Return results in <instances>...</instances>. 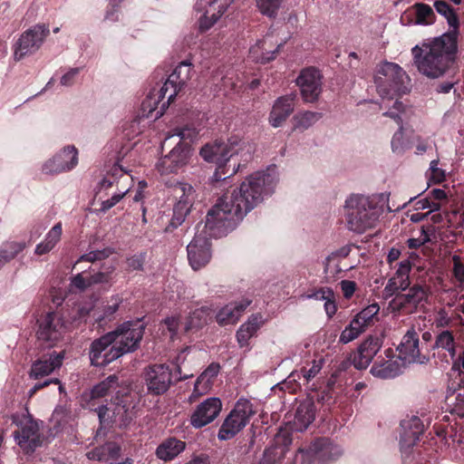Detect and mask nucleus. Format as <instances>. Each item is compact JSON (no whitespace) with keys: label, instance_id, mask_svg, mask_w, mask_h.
<instances>
[{"label":"nucleus","instance_id":"1","mask_svg":"<svg viewBox=\"0 0 464 464\" xmlns=\"http://www.w3.org/2000/svg\"><path fill=\"white\" fill-rule=\"evenodd\" d=\"M276 185V178L269 172L257 171L247 177L238 188L225 193L208 211L206 233L216 238L227 236L266 196L274 192Z\"/></svg>","mask_w":464,"mask_h":464},{"label":"nucleus","instance_id":"2","mask_svg":"<svg viewBox=\"0 0 464 464\" xmlns=\"http://www.w3.org/2000/svg\"><path fill=\"white\" fill-rule=\"evenodd\" d=\"M418 71L430 79L440 78L454 70L458 52L455 34H443L420 47L411 50Z\"/></svg>","mask_w":464,"mask_h":464},{"label":"nucleus","instance_id":"3","mask_svg":"<svg viewBox=\"0 0 464 464\" xmlns=\"http://www.w3.org/2000/svg\"><path fill=\"white\" fill-rule=\"evenodd\" d=\"M192 70L193 65L188 61L179 63L160 90L153 89L149 92L141 103L143 112L149 117L155 111L156 119L161 117L191 78Z\"/></svg>","mask_w":464,"mask_h":464},{"label":"nucleus","instance_id":"4","mask_svg":"<svg viewBox=\"0 0 464 464\" xmlns=\"http://www.w3.org/2000/svg\"><path fill=\"white\" fill-rule=\"evenodd\" d=\"M382 213V206L375 198L352 194L345 200L344 217L349 230L362 234L374 227Z\"/></svg>","mask_w":464,"mask_h":464},{"label":"nucleus","instance_id":"5","mask_svg":"<svg viewBox=\"0 0 464 464\" xmlns=\"http://www.w3.org/2000/svg\"><path fill=\"white\" fill-rule=\"evenodd\" d=\"M239 140L231 138L227 142L216 140L205 144L199 151L204 160L217 164L216 171L212 177L213 182L226 181L227 179L235 175L238 168H236V161L231 164L233 156L237 153L236 147ZM239 167V165H237Z\"/></svg>","mask_w":464,"mask_h":464},{"label":"nucleus","instance_id":"6","mask_svg":"<svg viewBox=\"0 0 464 464\" xmlns=\"http://www.w3.org/2000/svg\"><path fill=\"white\" fill-rule=\"evenodd\" d=\"M406 80L408 75L399 64L384 62L379 65L374 82L382 97L392 99L406 92Z\"/></svg>","mask_w":464,"mask_h":464},{"label":"nucleus","instance_id":"7","mask_svg":"<svg viewBox=\"0 0 464 464\" xmlns=\"http://www.w3.org/2000/svg\"><path fill=\"white\" fill-rule=\"evenodd\" d=\"M341 454V449L329 438L319 437L307 446L298 449L293 464H326Z\"/></svg>","mask_w":464,"mask_h":464},{"label":"nucleus","instance_id":"8","mask_svg":"<svg viewBox=\"0 0 464 464\" xmlns=\"http://www.w3.org/2000/svg\"><path fill=\"white\" fill-rule=\"evenodd\" d=\"M256 412L250 401L243 398L239 399L221 424L218 433V440H228L233 439L248 424Z\"/></svg>","mask_w":464,"mask_h":464},{"label":"nucleus","instance_id":"9","mask_svg":"<svg viewBox=\"0 0 464 464\" xmlns=\"http://www.w3.org/2000/svg\"><path fill=\"white\" fill-rule=\"evenodd\" d=\"M145 324L142 321H128L119 325L115 330L109 332L114 334V343L121 354L133 353L139 349L143 338Z\"/></svg>","mask_w":464,"mask_h":464},{"label":"nucleus","instance_id":"10","mask_svg":"<svg viewBox=\"0 0 464 464\" xmlns=\"http://www.w3.org/2000/svg\"><path fill=\"white\" fill-rule=\"evenodd\" d=\"M49 34V25L45 24H37L24 31L14 44V60L21 61L37 52Z\"/></svg>","mask_w":464,"mask_h":464},{"label":"nucleus","instance_id":"11","mask_svg":"<svg viewBox=\"0 0 464 464\" xmlns=\"http://www.w3.org/2000/svg\"><path fill=\"white\" fill-rule=\"evenodd\" d=\"M114 335L107 333L91 343L89 358L92 366L104 367L122 355L114 343Z\"/></svg>","mask_w":464,"mask_h":464},{"label":"nucleus","instance_id":"12","mask_svg":"<svg viewBox=\"0 0 464 464\" xmlns=\"http://www.w3.org/2000/svg\"><path fill=\"white\" fill-rule=\"evenodd\" d=\"M408 293H398L390 302L389 305L392 312L402 314H411L418 310L423 302H427L429 288L425 285L415 284L408 288Z\"/></svg>","mask_w":464,"mask_h":464},{"label":"nucleus","instance_id":"13","mask_svg":"<svg viewBox=\"0 0 464 464\" xmlns=\"http://www.w3.org/2000/svg\"><path fill=\"white\" fill-rule=\"evenodd\" d=\"M79 152L73 145L63 147L42 165V173L54 176L72 170L79 162Z\"/></svg>","mask_w":464,"mask_h":464},{"label":"nucleus","instance_id":"14","mask_svg":"<svg viewBox=\"0 0 464 464\" xmlns=\"http://www.w3.org/2000/svg\"><path fill=\"white\" fill-rule=\"evenodd\" d=\"M143 375L148 392L152 395L164 394L172 383V372L167 364L150 365Z\"/></svg>","mask_w":464,"mask_h":464},{"label":"nucleus","instance_id":"15","mask_svg":"<svg viewBox=\"0 0 464 464\" xmlns=\"http://www.w3.org/2000/svg\"><path fill=\"white\" fill-rule=\"evenodd\" d=\"M14 437L25 454L33 453L42 443L38 423L29 418L18 421Z\"/></svg>","mask_w":464,"mask_h":464},{"label":"nucleus","instance_id":"16","mask_svg":"<svg viewBox=\"0 0 464 464\" xmlns=\"http://www.w3.org/2000/svg\"><path fill=\"white\" fill-rule=\"evenodd\" d=\"M38 323V339L47 343L49 346H53L61 340L66 330L65 322L59 313L56 312L46 314Z\"/></svg>","mask_w":464,"mask_h":464},{"label":"nucleus","instance_id":"17","mask_svg":"<svg viewBox=\"0 0 464 464\" xmlns=\"http://www.w3.org/2000/svg\"><path fill=\"white\" fill-rule=\"evenodd\" d=\"M221 410L222 401L219 398H207L195 406L189 417V423L194 429H201L213 422Z\"/></svg>","mask_w":464,"mask_h":464},{"label":"nucleus","instance_id":"18","mask_svg":"<svg viewBox=\"0 0 464 464\" xmlns=\"http://www.w3.org/2000/svg\"><path fill=\"white\" fill-rule=\"evenodd\" d=\"M304 102H315L322 92V74L314 67L304 68L296 79Z\"/></svg>","mask_w":464,"mask_h":464},{"label":"nucleus","instance_id":"19","mask_svg":"<svg viewBox=\"0 0 464 464\" xmlns=\"http://www.w3.org/2000/svg\"><path fill=\"white\" fill-rule=\"evenodd\" d=\"M180 190L182 193L179 196V201L173 208V216L169 221V224L166 227V232H172L178 227L182 225L186 219V217L190 212L191 207L194 201L193 188L190 185L180 183L177 188L176 191Z\"/></svg>","mask_w":464,"mask_h":464},{"label":"nucleus","instance_id":"20","mask_svg":"<svg viewBox=\"0 0 464 464\" xmlns=\"http://www.w3.org/2000/svg\"><path fill=\"white\" fill-rule=\"evenodd\" d=\"M188 155L189 150H186V145L178 142L167 155L158 160L157 170L161 175L176 174L187 165Z\"/></svg>","mask_w":464,"mask_h":464},{"label":"nucleus","instance_id":"21","mask_svg":"<svg viewBox=\"0 0 464 464\" xmlns=\"http://www.w3.org/2000/svg\"><path fill=\"white\" fill-rule=\"evenodd\" d=\"M210 242L203 236H196L187 246L188 259L194 270L205 266L210 260Z\"/></svg>","mask_w":464,"mask_h":464},{"label":"nucleus","instance_id":"22","mask_svg":"<svg viewBox=\"0 0 464 464\" xmlns=\"http://www.w3.org/2000/svg\"><path fill=\"white\" fill-rule=\"evenodd\" d=\"M234 0H200L198 6H204L205 12L199 20L201 32L208 30L224 14Z\"/></svg>","mask_w":464,"mask_h":464},{"label":"nucleus","instance_id":"23","mask_svg":"<svg viewBox=\"0 0 464 464\" xmlns=\"http://www.w3.org/2000/svg\"><path fill=\"white\" fill-rule=\"evenodd\" d=\"M382 345V338L378 336H369L358 347L352 358L353 366L358 370L366 369L373 357L377 354Z\"/></svg>","mask_w":464,"mask_h":464},{"label":"nucleus","instance_id":"24","mask_svg":"<svg viewBox=\"0 0 464 464\" xmlns=\"http://www.w3.org/2000/svg\"><path fill=\"white\" fill-rule=\"evenodd\" d=\"M64 355L63 352H52L34 361L29 372V377L33 380H39L50 375L55 369L62 366Z\"/></svg>","mask_w":464,"mask_h":464},{"label":"nucleus","instance_id":"25","mask_svg":"<svg viewBox=\"0 0 464 464\" xmlns=\"http://www.w3.org/2000/svg\"><path fill=\"white\" fill-rule=\"evenodd\" d=\"M401 427L404 431L400 440L401 451L405 458H408L423 433V424L420 418L413 417L409 421H402Z\"/></svg>","mask_w":464,"mask_h":464},{"label":"nucleus","instance_id":"26","mask_svg":"<svg viewBox=\"0 0 464 464\" xmlns=\"http://www.w3.org/2000/svg\"><path fill=\"white\" fill-rule=\"evenodd\" d=\"M412 264L409 259L402 260L399 264L393 276H392L385 285L384 292L387 295H393L396 293L406 291L411 287L410 273Z\"/></svg>","mask_w":464,"mask_h":464},{"label":"nucleus","instance_id":"27","mask_svg":"<svg viewBox=\"0 0 464 464\" xmlns=\"http://www.w3.org/2000/svg\"><path fill=\"white\" fill-rule=\"evenodd\" d=\"M295 97L292 94L285 95L275 102L269 114V122L273 127L281 126L292 114L295 108Z\"/></svg>","mask_w":464,"mask_h":464},{"label":"nucleus","instance_id":"28","mask_svg":"<svg viewBox=\"0 0 464 464\" xmlns=\"http://www.w3.org/2000/svg\"><path fill=\"white\" fill-rule=\"evenodd\" d=\"M251 303V300L242 299L239 302H235L225 305L218 312L216 315L217 323L221 326L237 324L245 310Z\"/></svg>","mask_w":464,"mask_h":464},{"label":"nucleus","instance_id":"29","mask_svg":"<svg viewBox=\"0 0 464 464\" xmlns=\"http://www.w3.org/2000/svg\"><path fill=\"white\" fill-rule=\"evenodd\" d=\"M315 406L313 401H305L301 402L295 411V419L291 429L295 431H304L314 420Z\"/></svg>","mask_w":464,"mask_h":464},{"label":"nucleus","instance_id":"30","mask_svg":"<svg viewBox=\"0 0 464 464\" xmlns=\"http://www.w3.org/2000/svg\"><path fill=\"white\" fill-rule=\"evenodd\" d=\"M186 442L175 437L165 439L156 450V456L164 461H170L177 458L186 449Z\"/></svg>","mask_w":464,"mask_h":464},{"label":"nucleus","instance_id":"31","mask_svg":"<svg viewBox=\"0 0 464 464\" xmlns=\"http://www.w3.org/2000/svg\"><path fill=\"white\" fill-rule=\"evenodd\" d=\"M400 356L405 361H416L420 358L419 334L416 331L409 330L403 336L398 347Z\"/></svg>","mask_w":464,"mask_h":464},{"label":"nucleus","instance_id":"32","mask_svg":"<svg viewBox=\"0 0 464 464\" xmlns=\"http://www.w3.org/2000/svg\"><path fill=\"white\" fill-rule=\"evenodd\" d=\"M220 368L218 362H211L198 377L194 385V392L199 395L207 393L214 384Z\"/></svg>","mask_w":464,"mask_h":464},{"label":"nucleus","instance_id":"33","mask_svg":"<svg viewBox=\"0 0 464 464\" xmlns=\"http://www.w3.org/2000/svg\"><path fill=\"white\" fill-rule=\"evenodd\" d=\"M262 316L253 314L247 322L243 324L237 332V340L240 347L248 345V341L256 334L261 326Z\"/></svg>","mask_w":464,"mask_h":464},{"label":"nucleus","instance_id":"34","mask_svg":"<svg viewBox=\"0 0 464 464\" xmlns=\"http://www.w3.org/2000/svg\"><path fill=\"white\" fill-rule=\"evenodd\" d=\"M116 393L117 401L113 403L111 402L110 405L102 404L94 410L98 414L102 425L109 424L114 415L121 413V410H123V412L127 411V409H125V401L123 396L120 398L119 391H117Z\"/></svg>","mask_w":464,"mask_h":464},{"label":"nucleus","instance_id":"35","mask_svg":"<svg viewBox=\"0 0 464 464\" xmlns=\"http://www.w3.org/2000/svg\"><path fill=\"white\" fill-rule=\"evenodd\" d=\"M267 44V38L259 40L249 50L250 57L256 63L266 64L276 59L282 44H278L275 50H268L266 46Z\"/></svg>","mask_w":464,"mask_h":464},{"label":"nucleus","instance_id":"36","mask_svg":"<svg viewBox=\"0 0 464 464\" xmlns=\"http://www.w3.org/2000/svg\"><path fill=\"white\" fill-rule=\"evenodd\" d=\"M433 6L440 14L446 18L448 24L450 25V30L446 34L454 33L455 38L458 39L459 20L453 6L444 0H436Z\"/></svg>","mask_w":464,"mask_h":464},{"label":"nucleus","instance_id":"37","mask_svg":"<svg viewBox=\"0 0 464 464\" xmlns=\"http://www.w3.org/2000/svg\"><path fill=\"white\" fill-rule=\"evenodd\" d=\"M121 447L115 442H107L87 453L89 459L99 461L117 460L120 457Z\"/></svg>","mask_w":464,"mask_h":464},{"label":"nucleus","instance_id":"38","mask_svg":"<svg viewBox=\"0 0 464 464\" xmlns=\"http://www.w3.org/2000/svg\"><path fill=\"white\" fill-rule=\"evenodd\" d=\"M62 234L63 225L62 222H58L49 230L44 240L36 246L35 255L43 256L51 252L61 240Z\"/></svg>","mask_w":464,"mask_h":464},{"label":"nucleus","instance_id":"39","mask_svg":"<svg viewBox=\"0 0 464 464\" xmlns=\"http://www.w3.org/2000/svg\"><path fill=\"white\" fill-rule=\"evenodd\" d=\"M407 12L414 15L416 24L430 25L436 21V14L432 7L425 3H415Z\"/></svg>","mask_w":464,"mask_h":464},{"label":"nucleus","instance_id":"40","mask_svg":"<svg viewBox=\"0 0 464 464\" xmlns=\"http://www.w3.org/2000/svg\"><path fill=\"white\" fill-rule=\"evenodd\" d=\"M118 388L119 377L116 374L110 375L92 388L91 392V405H94V400L106 397L116 392Z\"/></svg>","mask_w":464,"mask_h":464},{"label":"nucleus","instance_id":"41","mask_svg":"<svg viewBox=\"0 0 464 464\" xmlns=\"http://www.w3.org/2000/svg\"><path fill=\"white\" fill-rule=\"evenodd\" d=\"M122 302L123 298L120 295H115L110 297L102 313L96 317V322L100 326H104L109 322L115 319V314Z\"/></svg>","mask_w":464,"mask_h":464},{"label":"nucleus","instance_id":"42","mask_svg":"<svg viewBox=\"0 0 464 464\" xmlns=\"http://www.w3.org/2000/svg\"><path fill=\"white\" fill-rule=\"evenodd\" d=\"M171 132V137H179V142H182L186 145V150H189V143H192L198 138L199 131L196 124L190 122L174 128Z\"/></svg>","mask_w":464,"mask_h":464},{"label":"nucleus","instance_id":"43","mask_svg":"<svg viewBox=\"0 0 464 464\" xmlns=\"http://www.w3.org/2000/svg\"><path fill=\"white\" fill-rule=\"evenodd\" d=\"M371 372L373 376L381 379L394 378L401 372V366L395 361H386L382 363L375 362Z\"/></svg>","mask_w":464,"mask_h":464},{"label":"nucleus","instance_id":"44","mask_svg":"<svg viewBox=\"0 0 464 464\" xmlns=\"http://www.w3.org/2000/svg\"><path fill=\"white\" fill-rule=\"evenodd\" d=\"M365 327L360 324L357 319H353L349 325L344 328L339 337V343L346 344L355 340L362 333L365 331Z\"/></svg>","mask_w":464,"mask_h":464},{"label":"nucleus","instance_id":"45","mask_svg":"<svg viewBox=\"0 0 464 464\" xmlns=\"http://www.w3.org/2000/svg\"><path fill=\"white\" fill-rule=\"evenodd\" d=\"M434 347L447 350L451 358H454L456 356V346L453 333L449 330L440 333L436 337Z\"/></svg>","mask_w":464,"mask_h":464},{"label":"nucleus","instance_id":"46","mask_svg":"<svg viewBox=\"0 0 464 464\" xmlns=\"http://www.w3.org/2000/svg\"><path fill=\"white\" fill-rule=\"evenodd\" d=\"M25 248L24 242L7 241L0 246V256L7 263Z\"/></svg>","mask_w":464,"mask_h":464},{"label":"nucleus","instance_id":"47","mask_svg":"<svg viewBox=\"0 0 464 464\" xmlns=\"http://www.w3.org/2000/svg\"><path fill=\"white\" fill-rule=\"evenodd\" d=\"M320 119V114L313 111H304L294 117V129L304 130L314 125Z\"/></svg>","mask_w":464,"mask_h":464},{"label":"nucleus","instance_id":"48","mask_svg":"<svg viewBox=\"0 0 464 464\" xmlns=\"http://www.w3.org/2000/svg\"><path fill=\"white\" fill-rule=\"evenodd\" d=\"M113 253V250L110 247L103 248L102 250H93L82 255L73 265L72 269H76L77 266L82 262L94 263L96 261L104 260Z\"/></svg>","mask_w":464,"mask_h":464},{"label":"nucleus","instance_id":"49","mask_svg":"<svg viewBox=\"0 0 464 464\" xmlns=\"http://www.w3.org/2000/svg\"><path fill=\"white\" fill-rule=\"evenodd\" d=\"M285 455L284 447L273 444L265 450L261 464H276L284 459Z\"/></svg>","mask_w":464,"mask_h":464},{"label":"nucleus","instance_id":"50","mask_svg":"<svg viewBox=\"0 0 464 464\" xmlns=\"http://www.w3.org/2000/svg\"><path fill=\"white\" fill-rule=\"evenodd\" d=\"M379 311V304L377 303H373L363 308L361 312H359L354 316V319H357L360 322V324L366 328L372 323L373 317L378 314Z\"/></svg>","mask_w":464,"mask_h":464},{"label":"nucleus","instance_id":"51","mask_svg":"<svg viewBox=\"0 0 464 464\" xmlns=\"http://www.w3.org/2000/svg\"><path fill=\"white\" fill-rule=\"evenodd\" d=\"M283 0H256L259 11L268 17H276Z\"/></svg>","mask_w":464,"mask_h":464},{"label":"nucleus","instance_id":"52","mask_svg":"<svg viewBox=\"0 0 464 464\" xmlns=\"http://www.w3.org/2000/svg\"><path fill=\"white\" fill-rule=\"evenodd\" d=\"M147 259L146 252L136 253L126 259V270L128 272L143 271Z\"/></svg>","mask_w":464,"mask_h":464},{"label":"nucleus","instance_id":"53","mask_svg":"<svg viewBox=\"0 0 464 464\" xmlns=\"http://www.w3.org/2000/svg\"><path fill=\"white\" fill-rule=\"evenodd\" d=\"M92 271H94V269H92ZM115 267L113 266H111L106 268L105 271H97L93 272V274L91 273L89 270V276H90V283L91 285H98V284H106L109 283L112 278V273L114 272Z\"/></svg>","mask_w":464,"mask_h":464},{"label":"nucleus","instance_id":"54","mask_svg":"<svg viewBox=\"0 0 464 464\" xmlns=\"http://www.w3.org/2000/svg\"><path fill=\"white\" fill-rule=\"evenodd\" d=\"M71 286L82 292L91 287L89 270H82L71 278Z\"/></svg>","mask_w":464,"mask_h":464},{"label":"nucleus","instance_id":"55","mask_svg":"<svg viewBox=\"0 0 464 464\" xmlns=\"http://www.w3.org/2000/svg\"><path fill=\"white\" fill-rule=\"evenodd\" d=\"M453 268L452 275L455 279L460 284H464V264L461 261V257L458 255L452 256Z\"/></svg>","mask_w":464,"mask_h":464},{"label":"nucleus","instance_id":"56","mask_svg":"<svg viewBox=\"0 0 464 464\" xmlns=\"http://www.w3.org/2000/svg\"><path fill=\"white\" fill-rule=\"evenodd\" d=\"M292 443L291 433L286 430L281 429L274 439V445H278L285 448V452L287 451L288 446Z\"/></svg>","mask_w":464,"mask_h":464},{"label":"nucleus","instance_id":"57","mask_svg":"<svg viewBox=\"0 0 464 464\" xmlns=\"http://www.w3.org/2000/svg\"><path fill=\"white\" fill-rule=\"evenodd\" d=\"M333 293L334 291L330 287H320L309 294L308 298L325 302L330 296H333Z\"/></svg>","mask_w":464,"mask_h":464},{"label":"nucleus","instance_id":"58","mask_svg":"<svg viewBox=\"0 0 464 464\" xmlns=\"http://www.w3.org/2000/svg\"><path fill=\"white\" fill-rule=\"evenodd\" d=\"M411 200H414V208L417 210L420 209H425V208H431V210H439L440 208V205L438 202H434L430 200L429 198H412Z\"/></svg>","mask_w":464,"mask_h":464},{"label":"nucleus","instance_id":"59","mask_svg":"<svg viewBox=\"0 0 464 464\" xmlns=\"http://www.w3.org/2000/svg\"><path fill=\"white\" fill-rule=\"evenodd\" d=\"M402 125L399 126L398 131H396L392 139V148L394 152H401L403 150V133Z\"/></svg>","mask_w":464,"mask_h":464},{"label":"nucleus","instance_id":"60","mask_svg":"<svg viewBox=\"0 0 464 464\" xmlns=\"http://www.w3.org/2000/svg\"><path fill=\"white\" fill-rule=\"evenodd\" d=\"M438 162L436 160H432L430 163V179L434 183H440L445 179V174L444 171L437 167Z\"/></svg>","mask_w":464,"mask_h":464},{"label":"nucleus","instance_id":"61","mask_svg":"<svg viewBox=\"0 0 464 464\" xmlns=\"http://www.w3.org/2000/svg\"><path fill=\"white\" fill-rule=\"evenodd\" d=\"M124 195H125V192L114 194L111 198L103 200L101 204L100 211H102V212L108 211L112 207H114L124 197Z\"/></svg>","mask_w":464,"mask_h":464},{"label":"nucleus","instance_id":"62","mask_svg":"<svg viewBox=\"0 0 464 464\" xmlns=\"http://www.w3.org/2000/svg\"><path fill=\"white\" fill-rule=\"evenodd\" d=\"M340 285L345 298H351L356 290V283L354 281L343 280Z\"/></svg>","mask_w":464,"mask_h":464},{"label":"nucleus","instance_id":"63","mask_svg":"<svg viewBox=\"0 0 464 464\" xmlns=\"http://www.w3.org/2000/svg\"><path fill=\"white\" fill-rule=\"evenodd\" d=\"M324 311L329 318H332L337 311V304H336V295L334 292L333 293V296H330L324 302Z\"/></svg>","mask_w":464,"mask_h":464},{"label":"nucleus","instance_id":"64","mask_svg":"<svg viewBox=\"0 0 464 464\" xmlns=\"http://www.w3.org/2000/svg\"><path fill=\"white\" fill-rule=\"evenodd\" d=\"M79 72L80 68L71 69L61 78V84L63 86H72L74 83L75 78L77 77Z\"/></svg>","mask_w":464,"mask_h":464}]
</instances>
